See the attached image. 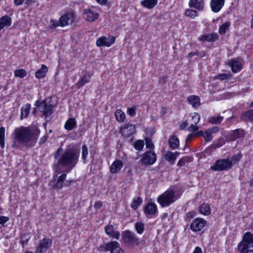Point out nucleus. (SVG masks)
<instances>
[{"mask_svg":"<svg viewBox=\"0 0 253 253\" xmlns=\"http://www.w3.org/2000/svg\"><path fill=\"white\" fill-rule=\"evenodd\" d=\"M40 129L36 126H23L16 128L13 132L14 138L20 143L32 147L37 142Z\"/></svg>","mask_w":253,"mask_h":253,"instance_id":"nucleus-1","label":"nucleus"},{"mask_svg":"<svg viewBox=\"0 0 253 253\" xmlns=\"http://www.w3.org/2000/svg\"><path fill=\"white\" fill-rule=\"evenodd\" d=\"M79 152L73 148L66 149L60 155L57 162L55 164L54 169L56 172H61V168H66V171L68 172L75 167L78 163Z\"/></svg>","mask_w":253,"mask_h":253,"instance_id":"nucleus-2","label":"nucleus"},{"mask_svg":"<svg viewBox=\"0 0 253 253\" xmlns=\"http://www.w3.org/2000/svg\"><path fill=\"white\" fill-rule=\"evenodd\" d=\"M250 247L253 248V233L249 231L244 234L237 249L239 253H253V250L249 249Z\"/></svg>","mask_w":253,"mask_h":253,"instance_id":"nucleus-3","label":"nucleus"},{"mask_svg":"<svg viewBox=\"0 0 253 253\" xmlns=\"http://www.w3.org/2000/svg\"><path fill=\"white\" fill-rule=\"evenodd\" d=\"M122 242L129 246H141L145 243L144 240H140L132 231L126 230L123 232L122 234Z\"/></svg>","mask_w":253,"mask_h":253,"instance_id":"nucleus-4","label":"nucleus"},{"mask_svg":"<svg viewBox=\"0 0 253 253\" xmlns=\"http://www.w3.org/2000/svg\"><path fill=\"white\" fill-rule=\"evenodd\" d=\"M177 199L174 191L169 189L159 196L157 198V201L162 207H165L173 203Z\"/></svg>","mask_w":253,"mask_h":253,"instance_id":"nucleus-5","label":"nucleus"},{"mask_svg":"<svg viewBox=\"0 0 253 253\" xmlns=\"http://www.w3.org/2000/svg\"><path fill=\"white\" fill-rule=\"evenodd\" d=\"M51 99L47 101V100H44L42 101L41 105L40 106V111L43 113V116L46 119L52 113H53V108L55 104L51 102Z\"/></svg>","mask_w":253,"mask_h":253,"instance_id":"nucleus-6","label":"nucleus"},{"mask_svg":"<svg viewBox=\"0 0 253 253\" xmlns=\"http://www.w3.org/2000/svg\"><path fill=\"white\" fill-rule=\"evenodd\" d=\"M100 250L105 252L110 251L111 253H124L117 241H112L100 246Z\"/></svg>","mask_w":253,"mask_h":253,"instance_id":"nucleus-7","label":"nucleus"},{"mask_svg":"<svg viewBox=\"0 0 253 253\" xmlns=\"http://www.w3.org/2000/svg\"><path fill=\"white\" fill-rule=\"evenodd\" d=\"M229 158L221 159L217 160L214 165L211 167V169L213 171L228 170L231 168Z\"/></svg>","mask_w":253,"mask_h":253,"instance_id":"nucleus-8","label":"nucleus"},{"mask_svg":"<svg viewBox=\"0 0 253 253\" xmlns=\"http://www.w3.org/2000/svg\"><path fill=\"white\" fill-rule=\"evenodd\" d=\"M157 160L156 153L151 150L146 151L142 156L140 162L145 166L152 165Z\"/></svg>","mask_w":253,"mask_h":253,"instance_id":"nucleus-9","label":"nucleus"},{"mask_svg":"<svg viewBox=\"0 0 253 253\" xmlns=\"http://www.w3.org/2000/svg\"><path fill=\"white\" fill-rule=\"evenodd\" d=\"M52 241L49 238H44L39 241L35 253H44L51 247Z\"/></svg>","mask_w":253,"mask_h":253,"instance_id":"nucleus-10","label":"nucleus"},{"mask_svg":"<svg viewBox=\"0 0 253 253\" xmlns=\"http://www.w3.org/2000/svg\"><path fill=\"white\" fill-rule=\"evenodd\" d=\"M115 37L114 36L101 37L99 38L96 41V45L98 47L100 46H110L115 41Z\"/></svg>","mask_w":253,"mask_h":253,"instance_id":"nucleus-11","label":"nucleus"},{"mask_svg":"<svg viewBox=\"0 0 253 253\" xmlns=\"http://www.w3.org/2000/svg\"><path fill=\"white\" fill-rule=\"evenodd\" d=\"M207 221L201 218H196L190 224V229L194 232L201 230L205 226Z\"/></svg>","mask_w":253,"mask_h":253,"instance_id":"nucleus-12","label":"nucleus"},{"mask_svg":"<svg viewBox=\"0 0 253 253\" xmlns=\"http://www.w3.org/2000/svg\"><path fill=\"white\" fill-rule=\"evenodd\" d=\"M83 14L84 18L88 22H93L99 17V14L93 7L85 9Z\"/></svg>","mask_w":253,"mask_h":253,"instance_id":"nucleus-13","label":"nucleus"},{"mask_svg":"<svg viewBox=\"0 0 253 253\" xmlns=\"http://www.w3.org/2000/svg\"><path fill=\"white\" fill-rule=\"evenodd\" d=\"M75 20V15L72 13H67L61 16L59 22L60 26L64 27L69 24H72Z\"/></svg>","mask_w":253,"mask_h":253,"instance_id":"nucleus-14","label":"nucleus"},{"mask_svg":"<svg viewBox=\"0 0 253 253\" xmlns=\"http://www.w3.org/2000/svg\"><path fill=\"white\" fill-rule=\"evenodd\" d=\"M135 131V127L134 126L129 123L125 124L124 126L121 127L120 128L121 133L125 137H129Z\"/></svg>","mask_w":253,"mask_h":253,"instance_id":"nucleus-15","label":"nucleus"},{"mask_svg":"<svg viewBox=\"0 0 253 253\" xmlns=\"http://www.w3.org/2000/svg\"><path fill=\"white\" fill-rule=\"evenodd\" d=\"M225 0H211L210 6L212 12H218L224 5Z\"/></svg>","mask_w":253,"mask_h":253,"instance_id":"nucleus-16","label":"nucleus"},{"mask_svg":"<svg viewBox=\"0 0 253 253\" xmlns=\"http://www.w3.org/2000/svg\"><path fill=\"white\" fill-rule=\"evenodd\" d=\"M144 212L146 215H152L157 211V207L155 203L150 202L147 203L144 207Z\"/></svg>","mask_w":253,"mask_h":253,"instance_id":"nucleus-17","label":"nucleus"},{"mask_svg":"<svg viewBox=\"0 0 253 253\" xmlns=\"http://www.w3.org/2000/svg\"><path fill=\"white\" fill-rule=\"evenodd\" d=\"M105 231L107 235L116 239H119L120 233L119 231L114 230L113 225L109 224L105 227Z\"/></svg>","mask_w":253,"mask_h":253,"instance_id":"nucleus-18","label":"nucleus"},{"mask_svg":"<svg viewBox=\"0 0 253 253\" xmlns=\"http://www.w3.org/2000/svg\"><path fill=\"white\" fill-rule=\"evenodd\" d=\"M218 39V36L217 34L213 33L201 35L199 38V40L201 42H214Z\"/></svg>","mask_w":253,"mask_h":253,"instance_id":"nucleus-19","label":"nucleus"},{"mask_svg":"<svg viewBox=\"0 0 253 253\" xmlns=\"http://www.w3.org/2000/svg\"><path fill=\"white\" fill-rule=\"evenodd\" d=\"M245 135V132L243 129L239 128L233 130L229 134V140H235L236 139L242 138Z\"/></svg>","mask_w":253,"mask_h":253,"instance_id":"nucleus-20","label":"nucleus"},{"mask_svg":"<svg viewBox=\"0 0 253 253\" xmlns=\"http://www.w3.org/2000/svg\"><path fill=\"white\" fill-rule=\"evenodd\" d=\"M123 162L121 160L115 161L110 167V172L112 174L117 173L123 167Z\"/></svg>","mask_w":253,"mask_h":253,"instance_id":"nucleus-21","label":"nucleus"},{"mask_svg":"<svg viewBox=\"0 0 253 253\" xmlns=\"http://www.w3.org/2000/svg\"><path fill=\"white\" fill-rule=\"evenodd\" d=\"M189 4L191 7H194L200 11L204 9L203 0H190Z\"/></svg>","mask_w":253,"mask_h":253,"instance_id":"nucleus-22","label":"nucleus"},{"mask_svg":"<svg viewBox=\"0 0 253 253\" xmlns=\"http://www.w3.org/2000/svg\"><path fill=\"white\" fill-rule=\"evenodd\" d=\"M241 120L244 121H253V109L247 111L240 116Z\"/></svg>","mask_w":253,"mask_h":253,"instance_id":"nucleus-23","label":"nucleus"},{"mask_svg":"<svg viewBox=\"0 0 253 253\" xmlns=\"http://www.w3.org/2000/svg\"><path fill=\"white\" fill-rule=\"evenodd\" d=\"M187 101L194 108H198L200 106V99L198 96L191 95L187 98Z\"/></svg>","mask_w":253,"mask_h":253,"instance_id":"nucleus-24","label":"nucleus"},{"mask_svg":"<svg viewBox=\"0 0 253 253\" xmlns=\"http://www.w3.org/2000/svg\"><path fill=\"white\" fill-rule=\"evenodd\" d=\"M11 23V18L8 15H5L0 18V26L2 29L5 27H9Z\"/></svg>","mask_w":253,"mask_h":253,"instance_id":"nucleus-25","label":"nucleus"},{"mask_svg":"<svg viewBox=\"0 0 253 253\" xmlns=\"http://www.w3.org/2000/svg\"><path fill=\"white\" fill-rule=\"evenodd\" d=\"M47 71V67L42 64L41 68L36 72V77L39 79H42L45 76Z\"/></svg>","mask_w":253,"mask_h":253,"instance_id":"nucleus-26","label":"nucleus"},{"mask_svg":"<svg viewBox=\"0 0 253 253\" xmlns=\"http://www.w3.org/2000/svg\"><path fill=\"white\" fill-rule=\"evenodd\" d=\"M169 143L170 147L172 149H175L179 146V141L178 138L174 135L171 136L169 140Z\"/></svg>","mask_w":253,"mask_h":253,"instance_id":"nucleus-27","label":"nucleus"},{"mask_svg":"<svg viewBox=\"0 0 253 253\" xmlns=\"http://www.w3.org/2000/svg\"><path fill=\"white\" fill-rule=\"evenodd\" d=\"M90 79V76L89 74H85L76 84V87L80 88L85 84L88 83Z\"/></svg>","mask_w":253,"mask_h":253,"instance_id":"nucleus-28","label":"nucleus"},{"mask_svg":"<svg viewBox=\"0 0 253 253\" xmlns=\"http://www.w3.org/2000/svg\"><path fill=\"white\" fill-rule=\"evenodd\" d=\"M76 126V121L74 118L69 119L65 123L64 127L67 130H71Z\"/></svg>","mask_w":253,"mask_h":253,"instance_id":"nucleus-29","label":"nucleus"},{"mask_svg":"<svg viewBox=\"0 0 253 253\" xmlns=\"http://www.w3.org/2000/svg\"><path fill=\"white\" fill-rule=\"evenodd\" d=\"M230 66L232 71L234 73H237L241 70V64L236 60L232 59L230 61Z\"/></svg>","mask_w":253,"mask_h":253,"instance_id":"nucleus-30","label":"nucleus"},{"mask_svg":"<svg viewBox=\"0 0 253 253\" xmlns=\"http://www.w3.org/2000/svg\"><path fill=\"white\" fill-rule=\"evenodd\" d=\"M158 3V0H144L141 2L142 5L148 9H152Z\"/></svg>","mask_w":253,"mask_h":253,"instance_id":"nucleus-31","label":"nucleus"},{"mask_svg":"<svg viewBox=\"0 0 253 253\" xmlns=\"http://www.w3.org/2000/svg\"><path fill=\"white\" fill-rule=\"evenodd\" d=\"M211 207L208 204L203 203L202 204L199 209L200 212L205 215H209L211 214Z\"/></svg>","mask_w":253,"mask_h":253,"instance_id":"nucleus-32","label":"nucleus"},{"mask_svg":"<svg viewBox=\"0 0 253 253\" xmlns=\"http://www.w3.org/2000/svg\"><path fill=\"white\" fill-rule=\"evenodd\" d=\"M66 178V174L64 173L61 175H60L57 179V181L55 185H54V188L60 189H61Z\"/></svg>","mask_w":253,"mask_h":253,"instance_id":"nucleus-33","label":"nucleus"},{"mask_svg":"<svg viewBox=\"0 0 253 253\" xmlns=\"http://www.w3.org/2000/svg\"><path fill=\"white\" fill-rule=\"evenodd\" d=\"M31 108V105L27 103L24 107H22L21 109V119L26 118L28 116Z\"/></svg>","mask_w":253,"mask_h":253,"instance_id":"nucleus-34","label":"nucleus"},{"mask_svg":"<svg viewBox=\"0 0 253 253\" xmlns=\"http://www.w3.org/2000/svg\"><path fill=\"white\" fill-rule=\"evenodd\" d=\"M223 120V117L219 115L213 116L209 118L208 122L211 124H219Z\"/></svg>","mask_w":253,"mask_h":253,"instance_id":"nucleus-35","label":"nucleus"},{"mask_svg":"<svg viewBox=\"0 0 253 253\" xmlns=\"http://www.w3.org/2000/svg\"><path fill=\"white\" fill-rule=\"evenodd\" d=\"M164 157L166 160L170 162L171 164H174L175 163L176 157L174 156L173 152L167 151L164 155Z\"/></svg>","mask_w":253,"mask_h":253,"instance_id":"nucleus-36","label":"nucleus"},{"mask_svg":"<svg viewBox=\"0 0 253 253\" xmlns=\"http://www.w3.org/2000/svg\"><path fill=\"white\" fill-rule=\"evenodd\" d=\"M142 202V199L139 197L134 198L130 205L131 208L134 210H136Z\"/></svg>","mask_w":253,"mask_h":253,"instance_id":"nucleus-37","label":"nucleus"},{"mask_svg":"<svg viewBox=\"0 0 253 253\" xmlns=\"http://www.w3.org/2000/svg\"><path fill=\"white\" fill-rule=\"evenodd\" d=\"M242 156V154L241 153H239L235 154L232 156L230 158H229L231 167H232L233 165L237 164L240 161Z\"/></svg>","mask_w":253,"mask_h":253,"instance_id":"nucleus-38","label":"nucleus"},{"mask_svg":"<svg viewBox=\"0 0 253 253\" xmlns=\"http://www.w3.org/2000/svg\"><path fill=\"white\" fill-rule=\"evenodd\" d=\"M115 117L117 120L120 122H123L126 118L125 114L120 109L117 110L115 112Z\"/></svg>","mask_w":253,"mask_h":253,"instance_id":"nucleus-39","label":"nucleus"},{"mask_svg":"<svg viewBox=\"0 0 253 253\" xmlns=\"http://www.w3.org/2000/svg\"><path fill=\"white\" fill-rule=\"evenodd\" d=\"M230 25L231 23L230 22H226L224 24H222L219 28V33L220 35H224Z\"/></svg>","mask_w":253,"mask_h":253,"instance_id":"nucleus-40","label":"nucleus"},{"mask_svg":"<svg viewBox=\"0 0 253 253\" xmlns=\"http://www.w3.org/2000/svg\"><path fill=\"white\" fill-rule=\"evenodd\" d=\"M5 128L3 126L0 127V146L1 148L4 147Z\"/></svg>","mask_w":253,"mask_h":253,"instance_id":"nucleus-41","label":"nucleus"},{"mask_svg":"<svg viewBox=\"0 0 253 253\" xmlns=\"http://www.w3.org/2000/svg\"><path fill=\"white\" fill-rule=\"evenodd\" d=\"M135 228L138 234H142L144 230V225L142 222H137L135 224Z\"/></svg>","mask_w":253,"mask_h":253,"instance_id":"nucleus-42","label":"nucleus"},{"mask_svg":"<svg viewBox=\"0 0 253 253\" xmlns=\"http://www.w3.org/2000/svg\"><path fill=\"white\" fill-rule=\"evenodd\" d=\"M27 75L26 71L23 69H17L14 71V76L16 77L23 78Z\"/></svg>","mask_w":253,"mask_h":253,"instance_id":"nucleus-43","label":"nucleus"},{"mask_svg":"<svg viewBox=\"0 0 253 253\" xmlns=\"http://www.w3.org/2000/svg\"><path fill=\"white\" fill-rule=\"evenodd\" d=\"M144 145V142L141 140H137L133 144L134 148L138 151H141L143 149Z\"/></svg>","mask_w":253,"mask_h":253,"instance_id":"nucleus-44","label":"nucleus"},{"mask_svg":"<svg viewBox=\"0 0 253 253\" xmlns=\"http://www.w3.org/2000/svg\"><path fill=\"white\" fill-rule=\"evenodd\" d=\"M82 159H83L84 163H86L87 156L88 155V149L86 145L84 144L82 147Z\"/></svg>","mask_w":253,"mask_h":253,"instance_id":"nucleus-45","label":"nucleus"},{"mask_svg":"<svg viewBox=\"0 0 253 253\" xmlns=\"http://www.w3.org/2000/svg\"><path fill=\"white\" fill-rule=\"evenodd\" d=\"M185 14L186 16L190 17L191 18H194L195 17L198 15V13L196 10H195L186 9Z\"/></svg>","mask_w":253,"mask_h":253,"instance_id":"nucleus-46","label":"nucleus"},{"mask_svg":"<svg viewBox=\"0 0 253 253\" xmlns=\"http://www.w3.org/2000/svg\"><path fill=\"white\" fill-rule=\"evenodd\" d=\"M200 116L197 113H194L192 114V120L193 121V123L195 125H197L200 121Z\"/></svg>","mask_w":253,"mask_h":253,"instance_id":"nucleus-47","label":"nucleus"},{"mask_svg":"<svg viewBox=\"0 0 253 253\" xmlns=\"http://www.w3.org/2000/svg\"><path fill=\"white\" fill-rule=\"evenodd\" d=\"M225 140L223 137H219L217 141L214 143V148H219L224 145Z\"/></svg>","mask_w":253,"mask_h":253,"instance_id":"nucleus-48","label":"nucleus"},{"mask_svg":"<svg viewBox=\"0 0 253 253\" xmlns=\"http://www.w3.org/2000/svg\"><path fill=\"white\" fill-rule=\"evenodd\" d=\"M230 77V75H228V74H225V73H223V74H220L217 75L215 77V78L217 79H219V80H220L221 81H223V80H227V79H228Z\"/></svg>","mask_w":253,"mask_h":253,"instance_id":"nucleus-49","label":"nucleus"},{"mask_svg":"<svg viewBox=\"0 0 253 253\" xmlns=\"http://www.w3.org/2000/svg\"><path fill=\"white\" fill-rule=\"evenodd\" d=\"M145 140L146 142V147L147 148L153 149L154 148V145L153 144L151 139L150 138L146 137L145 138Z\"/></svg>","mask_w":253,"mask_h":253,"instance_id":"nucleus-50","label":"nucleus"},{"mask_svg":"<svg viewBox=\"0 0 253 253\" xmlns=\"http://www.w3.org/2000/svg\"><path fill=\"white\" fill-rule=\"evenodd\" d=\"M204 137L207 142L211 141L212 139V136L211 132L209 130L207 131L204 135Z\"/></svg>","mask_w":253,"mask_h":253,"instance_id":"nucleus-51","label":"nucleus"},{"mask_svg":"<svg viewBox=\"0 0 253 253\" xmlns=\"http://www.w3.org/2000/svg\"><path fill=\"white\" fill-rule=\"evenodd\" d=\"M50 24L49 26L50 29H54L60 26V23L59 21H56L53 19L50 20Z\"/></svg>","mask_w":253,"mask_h":253,"instance_id":"nucleus-52","label":"nucleus"},{"mask_svg":"<svg viewBox=\"0 0 253 253\" xmlns=\"http://www.w3.org/2000/svg\"><path fill=\"white\" fill-rule=\"evenodd\" d=\"M127 113L131 117H134L136 114L135 108L133 107L128 108L127 110Z\"/></svg>","mask_w":253,"mask_h":253,"instance_id":"nucleus-53","label":"nucleus"},{"mask_svg":"<svg viewBox=\"0 0 253 253\" xmlns=\"http://www.w3.org/2000/svg\"><path fill=\"white\" fill-rule=\"evenodd\" d=\"M29 240V238H26L25 236L21 237L20 242L22 244L23 247L28 244Z\"/></svg>","mask_w":253,"mask_h":253,"instance_id":"nucleus-54","label":"nucleus"},{"mask_svg":"<svg viewBox=\"0 0 253 253\" xmlns=\"http://www.w3.org/2000/svg\"><path fill=\"white\" fill-rule=\"evenodd\" d=\"M9 220V217L4 216H0V224L4 225Z\"/></svg>","mask_w":253,"mask_h":253,"instance_id":"nucleus-55","label":"nucleus"},{"mask_svg":"<svg viewBox=\"0 0 253 253\" xmlns=\"http://www.w3.org/2000/svg\"><path fill=\"white\" fill-rule=\"evenodd\" d=\"M187 158L183 157L181 158L178 162L177 165L179 167H181L185 165V163L186 162Z\"/></svg>","mask_w":253,"mask_h":253,"instance_id":"nucleus-56","label":"nucleus"},{"mask_svg":"<svg viewBox=\"0 0 253 253\" xmlns=\"http://www.w3.org/2000/svg\"><path fill=\"white\" fill-rule=\"evenodd\" d=\"M189 131L195 132L199 129V127L194 124H192L188 128Z\"/></svg>","mask_w":253,"mask_h":253,"instance_id":"nucleus-57","label":"nucleus"},{"mask_svg":"<svg viewBox=\"0 0 253 253\" xmlns=\"http://www.w3.org/2000/svg\"><path fill=\"white\" fill-rule=\"evenodd\" d=\"M48 138V136L47 134L44 135L43 136H42L41 138L40 141L39 142V144L40 145H42V144H44L47 141Z\"/></svg>","mask_w":253,"mask_h":253,"instance_id":"nucleus-58","label":"nucleus"},{"mask_svg":"<svg viewBox=\"0 0 253 253\" xmlns=\"http://www.w3.org/2000/svg\"><path fill=\"white\" fill-rule=\"evenodd\" d=\"M209 130L211 132V133H216L218 132L219 130V128L218 126H214L209 129Z\"/></svg>","mask_w":253,"mask_h":253,"instance_id":"nucleus-59","label":"nucleus"},{"mask_svg":"<svg viewBox=\"0 0 253 253\" xmlns=\"http://www.w3.org/2000/svg\"><path fill=\"white\" fill-rule=\"evenodd\" d=\"M102 206V203L100 201H96L94 205V207L96 209H100Z\"/></svg>","mask_w":253,"mask_h":253,"instance_id":"nucleus-60","label":"nucleus"},{"mask_svg":"<svg viewBox=\"0 0 253 253\" xmlns=\"http://www.w3.org/2000/svg\"><path fill=\"white\" fill-rule=\"evenodd\" d=\"M62 151V149L61 147H59L57 150V151H56V152L54 154V158L57 159L58 158V157H59V156H60V153Z\"/></svg>","mask_w":253,"mask_h":253,"instance_id":"nucleus-61","label":"nucleus"},{"mask_svg":"<svg viewBox=\"0 0 253 253\" xmlns=\"http://www.w3.org/2000/svg\"><path fill=\"white\" fill-rule=\"evenodd\" d=\"M196 55L200 57H204L206 55V53L204 51H196Z\"/></svg>","mask_w":253,"mask_h":253,"instance_id":"nucleus-62","label":"nucleus"},{"mask_svg":"<svg viewBox=\"0 0 253 253\" xmlns=\"http://www.w3.org/2000/svg\"><path fill=\"white\" fill-rule=\"evenodd\" d=\"M193 253H202L201 248L199 247H196Z\"/></svg>","mask_w":253,"mask_h":253,"instance_id":"nucleus-63","label":"nucleus"},{"mask_svg":"<svg viewBox=\"0 0 253 253\" xmlns=\"http://www.w3.org/2000/svg\"><path fill=\"white\" fill-rule=\"evenodd\" d=\"M24 1V0H14V4L16 5H21L23 3Z\"/></svg>","mask_w":253,"mask_h":253,"instance_id":"nucleus-64","label":"nucleus"}]
</instances>
